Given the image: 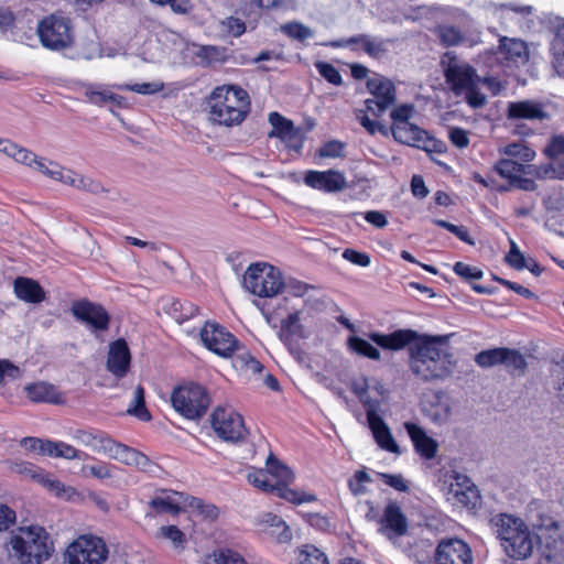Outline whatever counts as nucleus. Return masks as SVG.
I'll use <instances>...</instances> for the list:
<instances>
[{"mask_svg": "<svg viewBox=\"0 0 564 564\" xmlns=\"http://www.w3.org/2000/svg\"><path fill=\"white\" fill-rule=\"evenodd\" d=\"M369 338L387 350H409V368L422 382L443 381L452 377L456 367L448 335L420 334L411 328H399L389 334L371 333Z\"/></svg>", "mask_w": 564, "mask_h": 564, "instance_id": "obj_1", "label": "nucleus"}, {"mask_svg": "<svg viewBox=\"0 0 564 564\" xmlns=\"http://www.w3.org/2000/svg\"><path fill=\"white\" fill-rule=\"evenodd\" d=\"M209 119L227 128L241 124L251 111V99L238 85L215 87L207 98Z\"/></svg>", "mask_w": 564, "mask_h": 564, "instance_id": "obj_2", "label": "nucleus"}, {"mask_svg": "<svg viewBox=\"0 0 564 564\" xmlns=\"http://www.w3.org/2000/svg\"><path fill=\"white\" fill-rule=\"evenodd\" d=\"M414 111L412 104H402L392 108L390 130L393 139L401 144L423 150L426 153H444L446 144L443 141L410 121Z\"/></svg>", "mask_w": 564, "mask_h": 564, "instance_id": "obj_3", "label": "nucleus"}, {"mask_svg": "<svg viewBox=\"0 0 564 564\" xmlns=\"http://www.w3.org/2000/svg\"><path fill=\"white\" fill-rule=\"evenodd\" d=\"M495 533L506 554L513 560H525L532 555L533 534L519 517L499 513L492 520Z\"/></svg>", "mask_w": 564, "mask_h": 564, "instance_id": "obj_4", "label": "nucleus"}, {"mask_svg": "<svg viewBox=\"0 0 564 564\" xmlns=\"http://www.w3.org/2000/svg\"><path fill=\"white\" fill-rule=\"evenodd\" d=\"M15 162L24 164L42 174L63 182L76 188H82L88 192L97 193L101 188L100 184L84 177L72 170H65L59 164L41 158L30 151L14 143V149L8 153Z\"/></svg>", "mask_w": 564, "mask_h": 564, "instance_id": "obj_5", "label": "nucleus"}, {"mask_svg": "<svg viewBox=\"0 0 564 564\" xmlns=\"http://www.w3.org/2000/svg\"><path fill=\"white\" fill-rule=\"evenodd\" d=\"M21 534L10 538L14 556L21 564H42L51 556L53 543L43 527L30 525L20 528Z\"/></svg>", "mask_w": 564, "mask_h": 564, "instance_id": "obj_6", "label": "nucleus"}, {"mask_svg": "<svg viewBox=\"0 0 564 564\" xmlns=\"http://www.w3.org/2000/svg\"><path fill=\"white\" fill-rule=\"evenodd\" d=\"M173 409L184 419H202L212 404L206 387L196 382H186L175 387L171 393Z\"/></svg>", "mask_w": 564, "mask_h": 564, "instance_id": "obj_7", "label": "nucleus"}, {"mask_svg": "<svg viewBox=\"0 0 564 564\" xmlns=\"http://www.w3.org/2000/svg\"><path fill=\"white\" fill-rule=\"evenodd\" d=\"M36 33L42 46L50 51L67 50L75 43L73 22L62 12L51 13L41 19L36 26Z\"/></svg>", "mask_w": 564, "mask_h": 564, "instance_id": "obj_8", "label": "nucleus"}, {"mask_svg": "<svg viewBox=\"0 0 564 564\" xmlns=\"http://www.w3.org/2000/svg\"><path fill=\"white\" fill-rule=\"evenodd\" d=\"M440 482L446 500L460 509H475L480 502V495L470 478L456 470L442 473Z\"/></svg>", "mask_w": 564, "mask_h": 564, "instance_id": "obj_9", "label": "nucleus"}, {"mask_svg": "<svg viewBox=\"0 0 564 564\" xmlns=\"http://www.w3.org/2000/svg\"><path fill=\"white\" fill-rule=\"evenodd\" d=\"M243 283L248 291L259 297H273L285 288L282 273L267 263L251 264L243 276Z\"/></svg>", "mask_w": 564, "mask_h": 564, "instance_id": "obj_10", "label": "nucleus"}, {"mask_svg": "<svg viewBox=\"0 0 564 564\" xmlns=\"http://www.w3.org/2000/svg\"><path fill=\"white\" fill-rule=\"evenodd\" d=\"M109 555L105 540L94 534L77 536L64 553L66 564H102Z\"/></svg>", "mask_w": 564, "mask_h": 564, "instance_id": "obj_11", "label": "nucleus"}, {"mask_svg": "<svg viewBox=\"0 0 564 564\" xmlns=\"http://www.w3.org/2000/svg\"><path fill=\"white\" fill-rule=\"evenodd\" d=\"M200 339L212 352L228 358L245 348L237 337L225 326L214 321H207L200 329Z\"/></svg>", "mask_w": 564, "mask_h": 564, "instance_id": "obj_12", "label": "nucleus"}, {"mask_svg": "<svg viewBox=\"0 0 564 564\" xmlns=\"http://www.w3.org/2000/svg\"><path fill=\"white\" fill-rule=\"evenodd\" d=\"M84 445L90 447L98 454L108 455L112 458H122L126 463L129 459H133L139 464V459H147V456L140 452L128 447L127 445L120 444L113 441L111 437L102 432L91 433L86 431H78L76 436Z\"/></svg>", "mask_w": 564, "mask_h": 564, "instance_id": "obj_13", "label": "nucleus"}, {"mask_svg": "<svg viewBox=\"0 0 564 564\" xmlns=\"http://www.w3.org/2000/svg\"><path fill=\"white\" fill-rule=\"evenodd\" d=\"M210 424L217 436L227 442L242 441L248 434L242 415L230 408H215Z\"/></svg>", "mask_w": 564, "mask_h": 564, "instance_id": "obj_14", "label": "nucleus"}, {"mask_svg": "<svg viewBox=\"0 0 564 564\" xmlns=\"http://www.w3.org/2000/svg\"><path fill=\"white\" fill-rule=\"evenodd\" d=\"M70 312L77 321L89 326L95 333L107 332L110 327L111 316L108 311L101 304L88 299L75 300Z\"/></svg>", "mask_w": 564, "mask_h": 564, "instance_id": "obj_15", "label": "nucleus"}, {"mask_svg": "<svg viewBox=\"0 0 564 564\" xmlns=\"http://www.w3.org/2000/svg\"><path fill=\"white\" fill-rule=\"evenodd\" d=\"M434 564H473L471 549L462 539H442L434 551Z\"/></svg>", "mask_w": 564, "mask_h": 564, "instance_id": "obj_16", "label": "nucleus"}, {"mask_svg": "<svg viewBox=\"0 0 564 564\" xmlns=\"http://www.w3.org/2000/svg\"><path fill=\"white\" fill-rule=\"evenodd\" d=\"M378 532L388 539H395L408 533L409 521L401 506L390 500L383 508L382 514L377 519Z\"/></svg>", "mask_w": 564, "mask_h": 564, "instance_id": "obj_17", "label": "nucleus"}, {"mask_svg": "<svg viewBox=\"0 0 564 564\" xmlns=\"http://www.w3.org/2000/svg\"><path fill=\"white\" fill-rule=\"evenodd\" d=\"M392 106V104L384 101L365 100L364 108L356 111V118L369 134L375 135L376 133H380L387 137L389 132L388 128L382 124L379 119Z\"/></svg>", "mask_w": 564, "mask_h": 564, "instance_id": "obj_18", "label": "nucleus"}, {"mask_svg": "<svg viewBox=\"0 0 564 564\" xmlns=\"http://www.w3.org/2000/svg\"><path fill=\"white\" fill-rule=\"evenodd\" d=\"M269 122L272 126V130L269 132L270 138L280 139L289 149L296 151L302 149L303 135L301 129L295 127L291 119L273 111L269 113Z\"/></svg>", "mask_w": 564, "mask_h": 564, "instance_id": "obj_19", "label": "nucleus"}, {"mask_svg": "<svg viewBox=\"0 0 564 564\" xmlns=\"http://www.w3.org/2000/svg\"><path fill=\"white\" fill-rule=\"evenodd\" d=\"M276 463V476L279 477V481L275 486L274 492L279 498H282L293 505H302L305 502H313L316 501V496L314 494H307L305 491H300L292 489L288 486L290 481L293 480L294 475L292 470L280 463L279 460H275Z\"/></svg>", "mask_w": 564, "mask_h": 564, "instance_id": "obj_20", "label": "nucleus"}, {"mask_svg": "<svg viewBox=\"0 0 564 564\" xmlns=\"http://www.w3.org/2000/svg\"><path fill=\"white\" fill-rule=\"evenodd\" d=\"M304 183L306 186L324 193H335L346 187L344 174L336 170H308L304 174Z\"/></svg>", "mask_w": 564, "mask_h": 564, "instance_id": "obj_21", "label": "nucleus"}, {"mask_svg": "<svg viewBox=\"0 0 564 564\" xmlns=\"http://www.w3.org/2000/svg\"><path fill=\"white\" fill-rule=\"evenodd\" d=\"M106 367L117 379L128 375L131 367V352L126 339L118 338L110 343Z\"/></svg>", "mask_w": 564, "mask_h": 564, "instance_id": "obj_22", "label": "nucleus"}, {"mask_svg": "<svg viewBox=\"0 0 564 564\" xmlns=\"http://www.w3.org/2000/svg\"><path fill=\"white\" fill-rule=\"evenodd\" d=\"M444 77L451 90L456 95H463V91L474 82L479 79L476 69L469 64H449L444 69Z\"/></svg>", "mask_w": 564, "mask_h": 564, "instance_id": "obj_23", "label": "nucleus"}, {"mask_svg": "<svg viewBox=\"0 0 564 564\" xmlns=\"http://www.w3.org/2000/svg\"><path fill=\"white\" fill-rule=\"evenodd\" d=\"M404 429L413 444L414 451L424 459H433L438 451V443L426 434L416 423L405 422Z\"/></svg>", "mask_w": 564, "mask_h": 564, "instance_id": "obj_24", "label": "nucleus"}, {"mask_svg": "<svg viewBox=\"0 0 564 564\" xmlns=\"http://www.w3.org/2000/svg\"><path fill=\"white\" fill-rule=\"evenodd\" d=\"M506 116L508 120H544L549 118L543 104L531 99L509 101Z\"/></svg>", "mask_w": 564, "mask_h": 564, "instance_id": "obj_25", "label": "nucleus"}, {"mask_svg": "<svg viewBox=\"0 0 564 564\" xmlns=\"http://www.w3.org/2000/svg\"><path fill=\"white\" fill-rule=\"evenodd\" d=\"M499 50L510 67L523 66L529 61L528 45L522 40L503 37L500 40Z\"/></svg>", "mask_w": 564, "mask_h": 564, "instance_id": "obj_26", "label": "nucleus"}, {"mask_svg": "<svg viewBox=\"0 0 564 564\" xmlns=\"http://www.w3.org/2000/svg\"><path fill=\"white\" fill-rule=\"evenodd\" d=\"M367 89L372 96L367 100H379L394 105L397 100V89L392 80L383 76H375L367 80Z\"/></svg>", "mask_w": 564, "mask_h": 564, "instance_id": "obj_27", "label": "nucleus"}, {"mask_svg": "<svg viewBox=\"0 0 564 564\" xmlns=\"http://www.w3.org/2000/svg\"><path fill=\"white\" fill-rule=\"evenodd\" d=\"M15 296L26 303L37 304L45 300V292L40 283L31 278L18 276L14 280Z\"/></svg>", "mask_w": 564, "mask_h": 564, "instance_id": "obj_28", "label": "nucleus"}, {"mask_svg": "<svg viewBox=\"0 0 564 564\" xmlns=\"http://www.w3.org/2000/svg\"><path fill=\"white\" fill-rule=\"evenodd\" d=\"M368 426L378 446L389 453L399 454L400 447L395 442L389 426L381 416L368 421Z\"/></svg>", "mask_w": 564, "mask_h": 564, "instance_id": "obj_29", "label": "nucleus"}, {"mask_svg": "<svg viewBox=\"0 0 564 564\" xmlns=\"http://www.w3.org/2000/svg\"><path fill=\"white\" fill-rule=\"evenodd\" d=\"M304 337V327L300 323V312L295 311L290 313L281 322L280 328V338L283 343L289 347V349L293 352V345L296 344V338Z\"/></svg>", "mask_w": 564, "mask_h": 564, "instance_id": "obj_30", "label": "nucleus"}, {"mask_svg": "<svg viewBox=\"0 0 564 564\" xmlns=\"http://www.w3.org/2000/svg\"><path fill=\"white\" fill-rule=\"evenodd\" d=\"M278 460L272 455L268 458V470H259L254 474L249 475V481L257 488L264 492L273 494L275 486L279 481L276 476V463Z\"/></svg>", "mask_w": 564, "mask_h": 564, "instance_id": "obj_31", "label": "nucleus"}, {"mask_svg": "<svg viewBox=\"0 0 564 564\" xmlns=\"http://www.w3.org/2000/svg\"><path fill=\"white\" fill-rule=\"evenodd\" d=\"M28 399L33 403H58V393L53 384L39 381L24 387Z\"/></svg>", "mask_w": 564, "mask_h": 564, "instance_id": "obj_32", "label": "nucleus"}, {"mask_svg": "<svg viewBox=\"0 0 564 564\" xmlns=\"http://www.w3.org/2000/svg\"><path fill=\"white\" fill-rule=\"evenodd\" d=\"M494 171L508 181V185H501L498 187L499 192H507L510 189V184L517 178L519 174L527 173V165L517 162L513 159H500L496 162Z\"/></svg>", "mask_w": 564, "mask_h": 564, "instance_id": "obj_33", "label": "nucleus"}, {"mask_svg": "<svg viewBox=\"0 0 564 564\" xmlns=\"http://www.w3.org/2000/svg\"><path fill=\"white\" fill-rule=\"evenodd\" d=\"M354 394L358 398L360 403L366 410L367 414V422L371 421L372 417L377 419L380 415L378 414V410L381 404V400L378 398H372L369 393V387L367 384V381L364 382V384H358L352 388Z\"/></svg>", "mask_w": 564, "mask_h": 564, "instance_id": "obj_34", "label": "nucleus"}, {"mask_svg": "<svg viewBox=\"0 0 564 564\" xmlns=\"http://www.w3.org/2000/svg\"><path fill=\"white\" fill-rule=\"evenodd\" d=\"M424 411L434 422L444 421L449 414V405L444 403V392L434 391L431 400L424 402Z\"/></svg>", "mask_w": 564, "mask_h": 564, "instance_id": "obj_35", "label": "nucleus"}, {"mask_svg": "<svg viewBox=\"0 0 564 564\" xmlns=\"http://www.w3.org/2000/svg\"><path fill=\"white\" fill-rule=\"evenodd\" d=\"M44 455L50 457H61L65 459H82V452L74 446L62 442L45 440Z\"/></svg>", "mask_w": 564, "mask_h": 564, "instance_id": "obj_36", "label": "nucleus"}, {"mask_svg": "<svg viewBox=\"0 0 564 564\" xmlns=\"http://www.w3.org/2000/svg\"><path fill=\"white\" fill-rule=\"evenodd\" d=\"M195 57L198 65L208 67L215 63H224L226 61V51L214 45H202L195 53Z\"/></svg>", "mask_w": 564, "mask_h": 564, "instance_id": "obj_37", "label": "nucleus"}, {"mask_svg": "<svg viewBox=\"0 0 564 564\" xmlns=\"http://www.w3.org/2000/svg\"><path fill=\"white\" fill-rule=\"evenodd\" d=\"M507 347H497L481 350L475 356V362L481 368L502 365L506 361Z\"/></svg>", "mask_w": 564, "mask_h": 564, "instance_id": "obj_38", "label": "nucleus"}, {"mask_svg": "<svg viewBox=\"0 0 564 564\" xmlns=\"http://www.w3.org/2000/svg\"><path fill=\"white\" fill-rule=\"evenodd\" d=\"M299 564H329L326 554L313 544H304L296 553Z\"/></svg>", "mask_w": 564, "mask_h": 564, "instance_id": "obj_39", "label": "nucleus"}, {"mask_svg": "<svg viewBox=\"0 0 564 564\" xmlns=\"http://www.w3.org/2000/svg\"><path fill=\"white\" fill-rule=\"evenodd\" d=\"M503 153L509 158L519 159L520 163H529L535 156V151L525 143L513 142L503 148Z\"/></svg>", "mask_w": 564, "mask_h": 564, "instance_id": "obj_40", "label": "nucleus"}, {"mask_svg": "<svg viewBox=\"0 0 564 564\" xmlns=\"http://www.w3.org/2000/svg\"><path fill=\"white\" fill-rule=\"evenodd\" d=\"M349 347L360 356L367 357L371 360H379L381 355L380 351L371 345L368 340L352 336L348 340Z\"/></svg>", "mask_w": 564, "mask_h": 564, "instance_id": "obj_41", "label": "nucleus"}, {"mask_svg": "<svg viewBox=\"0 0 564 564\" xmlns=\"http://www.w3.org/2000/svg\"><path fill=\"white\" fill-rule=\"evenodd\" d=\"M134 405L128 409V413L134 415L143 422H148L152 419L150 411L147 409L144 400V389L142 386H138L134 390Z\"/></svg>", "mask_w": 564, "mask_h": 564, "instance_id": "obj_42", "label": "nucleus"}, {"mask_svg": "<svg viewBox=\"0 0 564 564\" xmlns=\"http://www.w3.org/2000/svg\"><path fill=\"white\" fill-rule=\"evenodd\" d=\"M158 535L170 540L177 550H184L187 542L185 533L173 524L161 527Z\"/></svg>", "mask_w": 564, "mask_h": 564, "instance_id": "obj_43", "label": "nucleus"}, {"mask_svg": "<svg viewBox=\"0 0 564 564\" xmlns=\"http://www.w3.org/2000/svg\"><path fill=\"white\" fill-rule=\"evenodd\" d=\"M208 564H247L246 560L236 551L221 549L209 556Z\"/></svg>", "mask_w": 564, "mask_h": 564, "instance_id": "obj_44", "label": "nucleus"}, {"mask_svg": "<svg viewBox=\"0 0 564 564\" xmlns=\"http://www.w3.org/2000/svg\"><path fill=\"white\" fill-rule=\"evenodd\" d=\"M438 37L443 46L451 47L458 45L463 40L464 35L462 31L454 25H442L438 28Z\"/></svg>", "mask_w": 564, "mask_h": 564, "instance_id": "obj_45", "label": "nucleus"}, {"mask_svg": "<svg viewBox=\"0 0 564 564\" xmlns=\"http://www.w3.org/2000/svg\"><path fill=\"white\" fill-rule=\"evenodd\" d=\"M281 31L290 39L299 42H304L313 35L311 29L300 22L285 23L281 25Z\"/></svg>", "mask_w": 564, "mask_h": 564, "instance_id": "obj_46", "label": "nucleus"}, {"mask_svg": "<svg viewBox=\"0 0 564 564\" xmlns=\"http://www.w3.org/2000/svg\"><path fill=\"white\" fill-rule=\"evenodd\" d=\"M150 508L159 514L170 513V514H178L181 512V507L170 497H155L149 502Z\"/></svg>", "mask_w": 564, "mask_h": 564, "instance_id": "obj_47", "label": "nucleus"}, {"mask_svg": "<svg viewBox=\"0 0 564 564\" xmlns=\"http://www.w3.org/2000/svg\"><path fill=\"white\" fill-rule=\"evenodd\" d=\"M315 67L318 74L329 84L334 86H340L343 84V77L333 64L327 62H317Z\"/></svg>", "mask_w": 564, "mask_h": 564, "instance_id": "obj_48", "label": "nucleus"}, {"mask_svg": "<svg viewBox=\"0 0 564 564\" xmlns=\"http://www.w3.org/2000/svg\"><path fill=\"white\" fill-rule=\"evenodd\" d=\"M480 83V78L474 80L468 88H466L463 94L465 95L466 102L471 108H481L486 104V96L480 93L478 88V84Z\"/></svg>", "mask_w": 564, "mask_h": 564, "instance_id": "obj_49", "label": "nucleus"}, {"mask_svg": "<svg viewBox=\"0 0 564 564\" xmlns=\"http://www.w3.org/2000/svg\"><path fill=\"white\" fill-rule=\"evenodd\" d=\"M236 364L240 367V369L250 371L254 375L260 373L263 370V365L249 351H245L243 354L237 356Z\"/></svg>", "mask_w": 564, "mask_h": 564, "instance_id": "obj_50", "label": "nucleus"}, {"mask_svg": "<svg viewBox=\"0 0 564 564\" xmlns=\"http://www.w3.org/2000/svg\"><path fill=\"white\" fill-rule=\"evenodd\" d=\"M434 225L448 230L451 234L455 235L459 240L473 245V240L470 239L469 231L465 226L454 225L447 220L443 219H434Z\"/></svg>", "mask_w": 564, "mask_h": 564, "instance_id": "obj_51", "label": "nucleus"}, {"mask_svg": "<svg viewBox=\"0 0 564 564\" xmlns=\"http://www.w3.org/2000/svg\"><path fill=\"white\" fill-rule=\"evenodd\" d=\"M371 482V477L364 470H357L354 476L348 480L350 491L358 496L366 491L365 484Z\"/></svg>", "mask_w": 564, "mask_h": 564, "instance_id": "obj_52", "label": "nucleus"}, {"mask_svg": "<svg viewBox=\"0 0 564 564\" xmlns=\"http://www.w3.org/2000/svg\"><path fill=\"white\" fill-rule=\"evenodd\" d=\"M345 143L338 140H330L325 142L318 149V155L321 158H341L344 156Z\"/></svg>", "mask_w": 564, "mask_h": 564, "instance_id": "obj_53", "label": "nucleus"}, {"mask_svg": "<svg viewBox=\"0 0 564 564\" xmlns=\"http://www.w3.org/2000/svg\"><path fill=\"white\" fill-rule=\"evenodd\" d=\"M341 257L346 261H348L355 265L362 267V268H366V267L370 265V263H371L370 256L367 252L358 251L352 248H346L343 251Z\"/></svg>", "mask_w": 564, "mask_h": 564, "instance_id": "obj_54", "label": "nucleus"}, {"mask_svg": "<svg viewBox=\"0 0 564 564\" xmlns=\"http://www.w3.org/2000/svg\"><path fill=\"white\" fill-rule=\"evenodd\" d=\"M37 477L39 481L47 488L50 491L54 492L57 497H63L67 492L69 488H66L65 485L58 479H53L48 474H37L34 475Z\"/></svg>", "mask_w": 564, "mask_h": 564, "instance_id": "obj_55", "label": "nucleus"}, {"mask_svg": "<svg viewBox=\"0 0 564 564\" xmlns=\"http://www.w3.org/2000/svg\"><path fill=\"white\" fill-rule=\"evenodd\" d=\"M544 154L551 160H556L558 156L564 155V135L555 134L551 137L544 149Z\"/></svg>", "mask_w": 564, "mask_h": 564, "instance_id": "obj_56", "label": "nucleus"}, {"mask_svg": "<svg viewBox=\"0 0 564 564\" xmlns=\"http://www.w3.org/2000/svg\"><path fill=\"white\" fill-rule=\"evenodd\" d=\"M85 96L89 102L98 106L117 100V96L109 90L87 89Z\"/></svg>", "mask_w": 564, "mask_h": 564, "instance_id": "obj_57", "label": "nucleus"}, {"mask_svg": "<svg viewBox=\"0 0 564 564\" xmlns=\"http://www.w3.org/2000/svg\"><path fill=\"white\" fill-rule=\"evenodd\" d=\"M454 272L466 280H479L482 278V271L465 262L457 261L453 267Z\"/></svg>", "mask_w": 564, "mask_h": 564, "instance_id": "obj_58", "label": "nucleus"}, {"mask_svg": "<svg viewBox=\"0 0 564 564\" xmlns=\"http://www.w3.org/2000/svg\"><path fill=\"white\" fill-rule=\"evenodd\" d=\"M502 365H505L507 368L512 367L516 370L524 371L527 368V361L523 355L511 348H507L506 354V361H502Z\"/></svg>", "mask_w": 564, "mask_h": 564, "instance_id": "obj_59", "label": "nucleus"}, {"mask_svg": "<svg viewBox=\"0 0 564 564\" xmlns=\"http://www.w3.org/2000/svg\"><path fill=\"white\" fill-rule=\"evenodd\" d=\"M506 262L516 270L524 269L525 258L514 241H511L510 250L506 254Z\"/></svg>", "mask_w": 564, "mask_h": 564, "instance_id": "obj_60", "label": "nucleus"}, {"mask_svg": "<svg viewBox=\"0 0 564 564\" xmlns=\"http://www.w3.org/2000/svg\"><path fill=\"white\" fill-rule=\"evenodd\" d=\"M15 522V511L7 505L0 503V533L8 531Z\"/></svg>", "mask_w": 564, "mask_h": 564, "instance_id": "obj_61", "label": "nucleus"}, {"mask_svg": "<svg viewBox=\"0 0 564 564\" xmlns=\"http://www.w3.org/2000/svg\"><path fill=\"white\" fill-rule=\"evenodd\" d=\"M358 40L364 41L362 51L371 57H378L386 51L381 41H376L369 35L360 36Z\"/></svg>", "mask_w": 564, "mask_h": 564, "instance_id": "obj_62", "label": "nucleus"}, {"mask_svg": "<svg viewBox=\"0 0 564 564\" xmlns=\"http://www.w3.org/2000/svg\"><path fill=\"white\" fill-rule=\"evenodd\" d=\"M538 527L540 530L544 531L545 533H549L550 538L560 534V522L550 516L541 514L539 518Z\"/></svg>", "mask_w": 564, "mask_h": 564, "instance_id": "obj_63", "label": "nucleus"}, {"mask_svg": "<svg viewBox=\"0 0 564 564\" xmlns=\"http://www.w3.org/2000/svg\"><path fill=\"white\" fill-rule=\"evenodd\" d=\"M449 141L457 148L464 149L469 144V137L465 129L455 127L448 132Z\"/></svg>", "mask_w": 564, "mask_h": 564, "instance_id": "obj_64", "label": "nucleus"}]
</instances>
